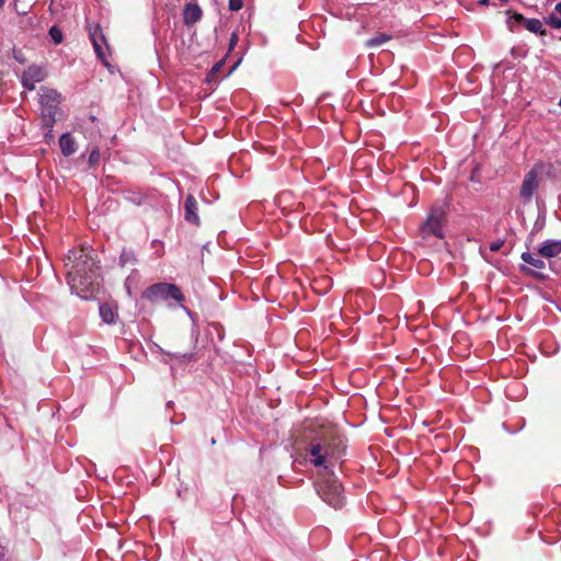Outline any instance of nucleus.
I'll return each mask as SVG.
<instances>
[{"label": "nucleus", "instance_id": "nucleus-33", "mask_svg": "<svg viewBox=\"0 0 561 561\" xmlns=\"http://www.w3.org/2000/svg\"><path fill=\"white\" fill-rule=\"evenodd\" d=\"M559 106H561V98H560V101H559Z\"/></svg>", "mask_w": 561, "mask_h": 561}, {"label": "nucleus", "instance_id": "nucleus-3", "mask_svg": "<svg viewBox=\"0 0 561 561\" xmlns=\"http://www.w3.org/2000/svg\"><path fill=\"white\" fill-rule=\"evenodd\" d=\"M448 204L446 202L435 203L428 210L426 219L420 226L422 239L435 237L443 239L445 237L444 226L447 222Z\"/></svg>", "mask_w": 561, "mask_h": 561}, {"label": "nucleus", "instance_id": "nucleus-8", "mask_svg": "<svg viewBox=\"0 0 561 561\" xmlns=\"http://www.w3.org/2000/svg\"><path fill=\"white\" fill-rule=\"evenodd\" d=\"M538 188V173L535 170L527 172L523 179L519 195L525 203H529Z\"/></svg>", "mask_w": 561, "mask_h": 561}, {"label": "nucleus", "instance_id": "nucleus-16", "mask_svg": "<svg viewBox=\"0 0 561 561\" xmlns=\"http://www.w3.org/2000/svg\"><path fill=\"white\" fill-rule=\"evenodd\" d=\"M391 38H392L391 35L386 34V33H380V34H377L376 36L369 38L365 45H366V47H378V46H381L385 43L389 42Z\"/></svg>", "mask_w": 561, "mask_h": 561}, {"label": "nucleus", "instance_id": "nucleus-7", "mask_svg": "<svg viewBox=\"0 0 561 561\" xmlns=\"http://www.w3.org/2000/svg\"><path fill=\"white\" fill-rule=\"evenodd\" d=\"M89 37L92 42L96 57L105 65L108 66L107 55L103 49V46L108 50V44L100 24L88 25Z\"/></svg>", "mask_w": 561, "mask_h": 561}, {"label": "nucleus", "instance_id": "nucleus-28", "mask_svg": "<svg viewBox=\"0 0 561 561\" xmlns=\"http://www.w3.org/2000/svg\"><path fill=\"white\" fill-rule=\"evenodd\" d=\"M240 62H241V57L238 58V60L233 64V66L231 67L229 73H231L239 66Z\"/></svg>", "mask_w": 561, "mask_h": 561}, {"label": "nucleus", "instance_id": "nucleus-19", "mask_svg": "<svg viewBox=\"0 0 561 561\" xmlns=\"http://www.w3.org/2000/svg\"><path fill=\"white\" fill-rule=\"evenodd\" d=\"M224 62H225V59H221L220 61L216 62L211 69L209 70V72L207 73L206 76V79L205 81L207 83H213V82H217V76L218 73L220 72L222 66H224Z\"/></svg>", "mask_w": 561, "mask_h": 561}, {"label": "nucleus", "instance_id": "nucleus-15", "mask_svg": "<svg viewBox=\"0 0 561 561\" xmlns=\"http://www.w3.org/2000/svg\"><path fill=\"white\" fill-rule=\"evenodd\" d=\"M526 30H528L531 33L539 34V35H546V30L542 26V23L538 19H528L526 21V24L524 26Z\"/></svg>", "mask_w": 561, "mask_h": 561}, {"label": "nucleus", "instance_id": "nucleus-23", "mask_svg": "<svg viewBox=\"0 0 561 561\" xmlns=\"http://www.w3.org/2000/svg\"><path fill=\"white\" fill-rule=\"evenodd\" d=\"M100 158H101V154H100L99 148L98 147L92 148V150L90 151V154H89L90 167L98 165L100 162Z\"/></svg>", "mask_w": 561, "mask_h": 561}, {"label": "nucleus", "instance_id": "nucleus-11", "mask_svg": "<svg viewBox=\"0 0 561 561\" xmlns=\"http://www.w3.org/2000/svg\"><path fill=\"white\" fill-rule=\"evenodd\" d=\"M203 12L197 3H188L183 10V22L185 25H193L202 19Z\"/></svg>", "mask_w": 561, "mask_h": 561}, {"label": "nucleus", "instance_id": "nucleus-24", "mask_svg": "<svg viewBox=\"0 0 561 561\" xmlns=\"http://www.w3.org/2000/svg\"><path fill=\"white\" fill-rule=\"evenodd\" d=\"M546 23L553 28H561V18L552 13L546 19Z\"/></svg>", "mask_w": 561, "mask_h": 561}, {"label": "nucleus", "instance_id": "nucleus-29", "mask_svg": "<svg viewBox=\"0 0 561 561\" xmlns=\"http://www.w3.org/2000/svg\"><path fill=\"white\" fill-rule=\"evenodd\" d=\"M478 3L481 4V5H488L489 4V0H478Z\"/></svg>", "mask_w": 561, "mask_h": 561}, {"label": "nucleus", "instance_id": "nucleus-10", "mask_svg": "<svg viewBox=\"0 0 561 561\" xmlns=\"http://www.w3.org/2000/svg\"><path fill=\"white\" fill-rule=\"evenodd\" d=\"M198 203L193 195H188L184 202V219L196 227L201 226V219L197 214Z\"/></svg>", "mask_w": 561, "mask_h": 561}, {"label": "nucleus", "instance_id": "nucleus-4", "mask_svg": "<svg viewBox=\"0 0 561 561\" xmlns=\"http://www.w3.org/2000/svg\"><path fill=\"white\" fill-rule=\"evenodd\" d=\"M38 101L43 127L47 128L50 133L56 123V114L59 110L61 95L54 89L42 88Z\"/></svg>", "mask_w": 561, "mask_h": 561}, {"label": "nucleus", "instance_id": "nucleus-9", "mask_svg": "<svg viewBox=\"0 0 561 561\" xmlns=\"http://www.w3.org/2000/svg\"><path fill=\"white\" fill-rule=\"evenodd\" d=\"M46 77L44 68L32 65L22 75V84L27 90H34L35 84L42 82Z\"/></svg>", "mask_w": 561, "mask_h": 561}, {"label": "nucleus", "instance_id": "nucleus-21", "mask_svg": "<svg viewBox=\"0 0 561 561\" xmlns=\"http://www.w3.org/2000/svg\"><path fill=\"white\" fill-rule=\"evenodd\" d=\"M168 355L172 358L178 359L181 363H190V362L195 360V355L193 353H184V354L168 353Z\"/></svg>", "mask_w": 561, "mask_h": 561}, {"label": "nucleus", "instance_id": "nucleus-2", "mask_svg": "<svg viewBox=\"0 0 561 561\" xmlns=\"http://www.w3.org/2000/svg\"><path fill=\"white\" fill-rule=\"evenodd\" d=\"M343 448L328 434L314 435L305 448V459L316 468L330 471L340 460Z\"/></svg>", "mask_w": 561, "mask_h": 561}, {"label": "nucleus", "instance_id": "nucleus-18", "mask_svg": "<svg viewBox=\"0 0 561 561\" xmlns=\"http://www.w3.org/2000/svg\"><path fill=\"white\" fill-rule=\"evenodd\" d=\"M137 262L136 255L133 250L123 249L119 256V264L126 266L128 264L134 265Z\"/></svg>", "mask_w": 561, "mask_h": 561}, {"label": "nucleus", "instance_id": "nucleus-27", "mask_svg": "<svg viewBox=\"0 0 561 561\" xmlns=\"http://www.w3.org/2000/svg\"><path fill=\"white\" fill-rule=\"evenodd\" d=\"M504 245L503 240H496L490 244V250L492 252H497Z\"/></svg>", "mask_w": 561, "mask_h": 561}, {"label": "nucleus", "instance_id": "nucleus-30", "mask_svg": "<svg viewBox=\"0 0 561 561\" xmlns=\"http://www.w3.org/2000/svg\"><path fill=\"white\" fill-rule=\"evenodd\" d=\"M556 11L561 15V2L556 5Z\"/></svg>", "mask_w": 561, "mask_h": 561}, {"label": "nucleus", "instance_id": "nucleus-13", "mask_svg": "<svg viewBox=\"0 0 561 561\" xmlns=\"http://www.w3.org/2000/svg\"><path fill=\"white\" fill-rule=\"evenodd\" d=\"M59 146H60L61 152L66 157L73 154L77 150V146H76V141H75L73 137H71V135L68 133L62 134L60 136Z\"/></svg>", "mask_w": 561, "mask_h": 561}, {"label": "nucleus", "instance_id": "nucleus-1", "mask_svg": "<svg viewBox=\"0 0 561 561\" xmlns=\"http://www.w3.org/2000/svg\"><path fill=\"white\" fill-rule=\"evenodd\" d=\"M67 260L71 263L67 272L71 289L83 298L93 295L100 276L96 261L83 248L70 250Z\"/></svg>", "mask_w": 561, "mask_h": 561}, {"label": "nucleus", "instance_id": "nucleus-20", "mask_svg": "<svg viewBox=\"0 0 561 561\" xmlns=\"http://www.w3.org/2000/svg\"><path fill=\"white\" fill-rule=\"evenodd\" d=\"M522 260L525 263H527V264H529V265H531V266H534L536 268H543L545 267V262L541 259L535 257L533 253L524 252L522 254Z\"/></svg>", "mask_w": 561, "mask_h": 561}, {"label": "nucleus", "instance_id": "nucleus-25", "mask_svg": "<svg viewBox=\"0 0 561 561\" xmlns=\"http://www.w3.org/2000/svg\"><path fill=\"white\" fill-rule=\"evenodd\" d=\"M228 5L229 10L239 11L243 7V0H229Z\"/></svg>", "mask_w": 561, "mask_h": 561}, {"label": "nucleus", "instance_id": "nucleus-26", "mask_svg": "<svg viewBox=\"0 0 561 561\" xmlns=\"http://www.w3.org/2000/svg\"><path fill=\"white\" fill-rule=\"evenodd\" d=\"M238 42H239V36L236 32H233L230 36V39H229V49H228V53H230L231 50H233V48L238 45Z\"/></svg>", "mask_w": 561, "mask_h": 561}, {"label": "nucleus", "instance_id": "nucleus-32", "mask_svg": "<svg viewBox=\"0 0 561 561\" xmlns=\"http://www.w3.org/2000/svg\"><path fill=\"white\" fill-rule=\"evenodd\" d=\"M522 271H524V272H530V270H529V268H527V267H525V266H523V267H522Z\"/></svg>", "mask_w": 561, "mask_h": 561}, {"label": "nucleus", "instance_id": "nucleus-22", "mask_svg": "<svg viewBox=\"0 0 561 561\" xmlns=\"http://www.w3.org/2000/svg\"><path fill=\"white\" fill-rule=\"evenodd\" d=\"M49 36L51 37L55 44H60L64 38L61 30L56 25L50 27Z\"/></svg>", "mask_w": 561, "mask_h": 561}, {"label": "nucleus", "instance_id": "nucleus-17", "mask_svg": "<svg viewBox=\"0 0 561 561\" xmlns=\"http://www.w3.org/2000/svg\"><path fill=\"white\" fill-rule=\"evenodd\" d=\"M100 316L108 324L115 321V312L107 304L100 306Z\"/></svg>", "mask_w": 561, "mask_h": 561}, {"label": "nucleus", "instance_id": "nucleus-31", "mask_svg": "<svg viewBox=\"0 0 561 561\" xmlns=\"http://www.w3.org/2000/svg\"><path fill=\"white\" fill-rule=\"evenodd\" d=\"M7 0H0V9L4 5Z\"/></svg>", "mask_w": 561, "mask_h": 561}, {"label": "nucleus", "instance_id": "nucleus-5", "mask_svg": "<svg viewBox=\"0 0 561 561\" xmlns=\"http://www.w3.org/2000/svg\"><path fill=\"white\" fill-rule=\"evenodd\" d=\"M317 492L321 499L335 510L343 507V488L333 476L322 478L317 483Z\"/></svg>", "mask_w": 561, "mask_h": 561}, {"label": "nucleus", "instance_id": "nucleus-6", "mask_svg": "<svg viewBox=\"0 0 561 561\" xmlns=\"http://www.w3.org/2000/svg\"><path fill=\"white\" fill-rule=\"evenodd\" d=\"M141 298L150 302H157L160 300H174L176 302H182L184 300V295L182 294L180 287L175 284L156 283L149 286L141 294Z\"/></svg>", "mask_w": 561, "mask_h": 561}, {"label": "nucleus", "instance_id": "nucleus-14", "mask_svg": "<svg viewBox=\"0 0 561 561\" xmlns=\"http://www.w3.org/2000/svg\"><path fill=\"white\" fill-rule=\"evenodd\" d=\"M507 13L510 14L508 20H507V25L511 31H513V32L516 31V28L520 25L525 26L526 21L528 19H526L523 14L517 13V12H514L511 14L510 11Z\"/></svg>", "mask_w": 561, "mask_h": 561}, {"label": "nucleus", "instance_id": "nucleus-12", "mask_svg": "<svg viewBox=\"0 0 561 561\" xmlns=\"http://www.w3.org/2000/svg\"><path fill=\"white\" fill-rule=\"evenodd\" d=\"M538 253L545 257H553L561 253V240H548L539 249Z\"/></svg>", "mask_w": 561, "mask_h": 561}]
</instances>
